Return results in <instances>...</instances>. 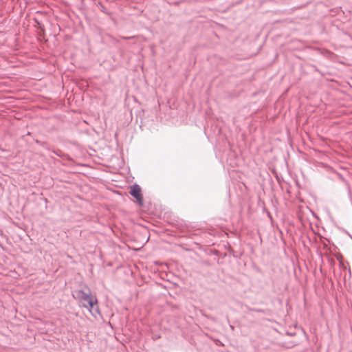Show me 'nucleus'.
Returning <instances> with one entry per match:
<instances>
[{"instance_id":"f257e3e1","label":"nucleus","mask_w":352,"mask_h":352,"mask_svg":"<svg viewBox=\"0 0 352 352\" xmlns=\"http://www.w3.org/2000/svg\"><path fill=\"white\" fill-rule=\"evenodd\" d=\"M72 296L79 301L81 306L88 309L95 318L101 316L98 299L94 296L89 287L85 286L83 289H76L72 292Z\"/></svg>"},{"instance_id":"f03ea898","label":"nucleus","mask_w":352,"mask_h":352,"mask_svg":"<svg viewBox=\"0 0 352 352\" xmlns=\"http://www.w3.org/2000/svg\"><path fill=\"white\" fill-rule=\"evenodd\" d=\"M130 195L133 197L136 200L137 203L142 206L143 204V196L142 194V189L138 184H134L131 186L129 191Z\"/></svg>"},{"instance_id":"7ed1b4c3","label":"nucleus","mask_w":352,"mask_h":352,"mask_svg":"<svg viewBox=\"0 0 352 352\" xmlns=\"http://www.w3.org/2000/svg\"><path fill=\"white\" fill-rule=\"evenodd\" d=\"M251 310L256 312H263L261 309H252Z\"/></svg>"}]
</instances>
